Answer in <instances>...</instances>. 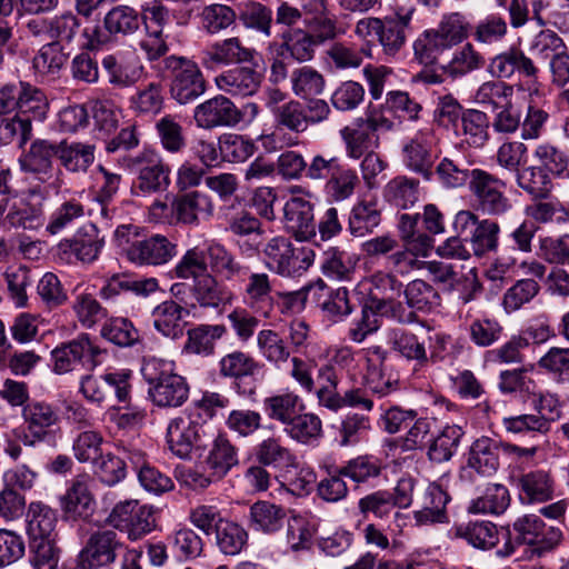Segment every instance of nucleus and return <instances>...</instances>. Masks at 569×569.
<instances>
[{"mask_svg":"<svg viewBox=\"0 0 569 569\" xmlns=\"http://www.w3.org/2000/svg\"><path fill=\"white\" fill-rule=\"evenodd\" d=\"M386 308V300L370 296L361 305L360 316L353 319L348 328L347 337L355 343H362L381 326L379 312Z\"/></svg>","mask_w":569,"mask_h":569,"instance_id":"37","label":"nucleus"},{"mask_svg":"<svg viewBox=\"0 0 569 569\" xmlns=\"http://www.w3.org/2000/svg\"><path fill=\"white\" fill-rule=\"evenodd\" d=\"M158 288L159 282L156 278L133 280L129 276L117 273L106 280L99 290V296L103 300L113 301L126 292L146 297L156 292Z\"/></svg>","mask_w":569,"mask_h":569,"instance_id":"41","label":"nucleus"},{"mask_svg":"<svg viewBox=\"0 0 569 569\" xmlns=\"http://www.w3.org/2000/svg\"><path fill=\"white\" fill-rule=\"evenodd\" d=\"M218 371L220 377L232 380L231 388L239 397L252 398L257 395L264 363L248 352L233 350L221 357Z\"/></svg>","mask_w":569,"mask_h":569,"instance_id":"7","label":"nucleus"},{"mask_svg":"<svg viewBox=\"0 0 569 569\" xmlns=\"http://www.w3.org/2000/svg\"><path fill=\"white\" fill-rule=\"evenodd\" d=\"M118 546L111 536H91L79 556L89 567L99 569L114 561Z\"/></svg>","mask_w":569,"mask_h":569,"instance_id":"61","label":"nucleus"},{"mask_svg":"<svg viewBox=\"0 0 569 569\" xmlns=\"http://www.w3.org/2000/svg\"><path fill=\"white\" fill-rule=\"evenodd\" d=\"M259 52L244 46L239 37L218 40L202 51V63L208 69L220 66L246 64L259 60Z\"/></svg>","mask_w":569,"mask_h":569,"instance_id":"19","label":"nucleus"},{"mask_svg":"<svg viewBox=\"0 0 569 569\" xmlns=\"http://www.w3.org/2000/svg\"><path fill=\"white\" fill-rule=\"evenodd\" d=\"M100 335L107 341L120 348L141 346L143 338L129 318L111 317L104 321Z\"/></svg>","mask_w":569,"mask_h":569,"instance_id":"53","label":"nucleus"},{"mask_svg":"<svg viewBox=\"0 0 569 569\" xmlns=\"http://www.w3.org/2000/svg\"><path fill=\"white\" fill-rule=\"evenodd\" d=\"M244 280L242 297L244 303L263 316H269L274 305L273 282L267 272H252L242 278Z\"/></svg>","mask_w":569,"mask_h":569,"instance_id":"29","label":"nucleus"},{"mask_svg":"<svg viewBox=\"0 0 569 569\" xmlns=\"http://www.w3.org/2000/svg\"><path fill=\"white\" fill-rule=\"evenodd\" d=\"M466 431L462 426L447 423L429 440L427 456L430 461H449L458 451Z\"/></svg>","mask_w":569,"mask_h":569,"instance_id":"39","label":"nucleus"},{"mask_svg":"<svg viewBox=\"0 0 569 569\" xmlns=\"http://www.w3.org/2000/svg\"><path fill=\"white\" fill-rule=\"evenodd\" d=\"M510 500L509 490L505 485L488 483L483 493L470 502L468 511L500 515L509 507Z\"/></svg>","mask_w":569,"mask_h":569,"instance_id":"60","label":"nucleus"},{"mask_svg":"<svg viewBox=\"0 0 569 569\" xmlns=\"http://www.w3.org/2000/svg\"><path fill=\"white\" fill-rule=\"evenodd\" d=\"M238 463V449L226 435H218L204 460L206 468L218 480L223 478Z\"/></svg>","mask_w":569,"mask_h":569,"instance_id":"42","label":"nucleus"},{"mask_svg":"<svg viewBox=\"0 0 569 569\" xmlns=\"http://www.w3.org/2000/svg\"><path fill=\"white\" fill-rule=\"evenodd\" d=\"M49 112V100L46 93L28 82L22 83L21 99L13 118L27 119L32 127V121H44Z\"/></svg>","mask_w":569,"mask_h":569,"instance_id":"54","label":"nucleus"},{"mask_svg":"<svg viewBox=\"0 0 569 569\" xmlns=\"http://www.w3.org/2000/svg\"><path fill=\"white\" fill-rule=\"evenodd\" d=\"M101 66L108 83L116 89L134 87L144 73V67L139 57L131 52L108 53L102 58Z\"/></svg>","mask_w":569,"mask_h":569,"instance_id":"20","label":"nucleus"},{"mask_svg":"<svg viewBox=\"0 0 569 569\" xmlns=\"http://www.w3.org/2000/svg\"><path fill=\"white\" fill-rule=\"evenodd\" d=\"M359 183L357 170L342 161L323 184V193L331 202H341L353 196Z\"/></svg>","mask_w":569,"mask_h":569,"instance_id":"52","label":"nucleus"},{"mask_svg":"<svg viewBox=\"0 0 569 569\" xmlns=\"http://www.w3.org/2000/svg\"><path fill=\"white\" fill-rule=\"evenodd\" d=\"M359 258L336 246L323 250L319 258L322 274L335 281H352L357 274Z\"/></svg>","mask_w":569,"mask_h":569,"instance_id":"31","label":"nucleus"},{"mask_svg":"<svg viewBox=\"0 0 569 569\" xmlns=\"http://www.w3.org/2000/svg\"><path fill=\"white\" fill-rule=\"evenodd\" d=\"M127 258L138 266H161L177 254V244L162 234L133 241L126 250Z\"/></svg>","mask_w":569,"mask_h":569,"instance_id":"23","label":"nucleus"},{"mask_svg":"<svg viewBox=\"0 0 569 569\" xmlns=\"http://www.w3.org/2000/svg\"><path fill=\"white\" fill-rule=\"evenodd\" d=\"M485 66L483 54L471 42H466L453 51L451 59L442 66V71L451 79H458Z\"/></svg>","mask_w":569,"mask_h":569,"instance_id":"51","label":"nucleus"},{"mask_svg":"<svg viewBox=\"0 0 569 569\" xmlns=\"http://www.w3.org/2000/svg\"><path fill=\"white\" fill-rule=\"evenodd\" d=\"M203 428L192 411L171 419L167 427L168 449L180 459H189L203 443Z\"/></svg>","mask_w":569,"mask_h":569,"instance_id":"14","label":"nucleus"},{"mask_svg":"<svg viewBox=\"0 0 569 569\" xmlns=\"http://www.w3.org/2000/svg\"><path fill=\"white\" fill-rule=\"evenodd\" d=\"M29 550L34 569H58L61 549L51 536H31Z\"/></svg>","mask_w":569,"mask_h":569,"instance_id":"64","label":"nucleus"},{"mask_svg":"<svg viewBox=\"0 0 569 569\" xmlns=\"http://www.w3.org/2000/svg\"><path fill=\"white\" fill-rule=\"evenodd\" d=\"M502 536L505 543L497 549L499 557H508L513 553L516 547L523 546V555L528 558L542 557L552 551L560 542V536Z\"/></svg>","mask_w":569,"mask_h":569,"instance_id":"45","label":"nucleus"},{"mask_svg":"<svg viewBox=\"0 0 569 569\" xmlns=\"http://www.w3.org/2000/svg\"><path fill=\"white\" fill-rule=\"evenodd\" d=\"M389 342L393 351L408 361H413V371L421 372L429 366L428 351L425 341L407 329H392Z\"/></svg>","mask_w":569,"mask_h":569,"instance_id":"33","label":"nucleus"},{"mask_svg":"<svg viewBox=\"0 0 569 569\" xmlns=\"http://www.w3.org/2000/svg\"><path fill=\"white\" fill-rule=\"evenodd\" d=\"M501 442L489 437H480L476 439L469 447L467 453V463L462 468L463 473H476L490 477L497 472L500 466Z\"/></svg>","mask_w":569,"mask_h":569,"instance_id":"28","label":"nucleus"},{"mask_svg":"<svg viewBox=\"0 0 569 569\" xmlns=\"http://www.w3.org/2000/svg\"><path fill=\"white\" fill-rule=\"evenodd\" d=\"M413 10L393 17L376 18L366 17L360 19L355 32L369 44H379L382 52L388 57L397 56L405 47L406 30L412 19Z\"/></svg>","mask_w":569,"mask_h":569,"instance_id":"5","label":"nucleus"},{"mask_svg":"<svg viewBox=\"0 0 569 569\" xmlns=\"http://www.w3.org/2000/svg\"><path fill=\"white\" fill-rule=\"evenodd\" d=\"M42 226H44L42 206L32 204L26 199H18V191H16L1 212L0 228L38 230Z\"/></svg>","mask_w":569,"mask_h":569,"instance_id":"26","label":"nucleus"},{"mask_svg":"<svg viewBox=\"0 0 569 569\" xmlns=\"http://www.w3.org/2000/svg\"><path fill=\"white\" fill-rule=\"evenodd\" d=\"M106 240L94 223L80 227L71 238L62 239L56 247V258L67 264L92 263L103 247Z\"/></svg>","mask_w":569,"mask_h":569,"instance_id":"12","label":"nucleus"},{"mask_svg":"<svg viewBox=\"0 0 569 569\" xmlns=\"http://www.w3.org/2000/svg\"><path fill=\"white\" fill-rule=\"evenodd\" d=\"M381 222V211L375 201L356 203L349 214L348 229L353 237H365Z\"/></svg>","mask_w":569,"mask_h":569,"instance_id":"58","label":"nucleus"},{"mask_svg":"<svg viewBox=\"0 0 569 569\" xmlns=\"http://www.w3.org/2000/svg\"><path fill=\"white\" fill-rule=\"evenodd\" d=\"M212 214L211 197L198 190L177 193L170 202V218L177 224L198 227Z\"/></svg>","mask_w":569,"mask_h":569,"instance_id":"18","label":"nucleus"},{"mask_svg":"<svg viewBox=\"0 0 569 569\" xmlns=\"http://www.w3.org/2000/svg\"><path fill=\"white\" fill-rule=\"evenodd\" d=\"M92 486L93 480L88 473L77 475L67 481L66 491L59 498L63 522H89L96 508Z\"/></svg>","mask_w":569,"mask_h":569,"instance_id":"11","label":"nucleus"},{"mask_svg":"<svg viewBox=\"0 0 569 569\" xmlns=\"http://www.w3.org/2000/svg\"><path fill=\"white\" fill-rule=\"evenodd\" d=\"M227 333L222 323H200L187 331V340L181 349L182 355L210 357L216 352V343Z\"/></svg>","mask_w":569,"mask_h":569,"instance_id":"32","label":"nucleus"},{"mask_svg":"<svg viewBox=\"0 0 569 569\" xmlns=\"http://www.w3.org/2000/svg\"><path fill=\"white\" fill-rule=\"evenodd\" d=\"M26 428V443L53 446L61 436V413L58 407L44 400H31L21 412Z\"/></svg>","mask_w":569,"mask_h":569,"instance_id":"6","label":"nucleus"},{"mask_svg":"<svg viewBox=\"0 0 569 569\" xmlns=\"http://www.w3.org/2000/svg\"><path fill=\"white\" fill-rule=\"evenodd\" d=\"M321 291H326L325 299L318 305L323 315L332 322L345 321L355 310L349 298V290L346 287L331 289L322 279L315 283Z\"/></svg>","mask_w":569,"mask_h":569,"instance_id":"46","label":"nucleus"},{"mask_svg":"<svg viewBox=\"0 0 569 569\" xmlns=\"http://www.w3.org/2000/svg\"><path fill=\"white\" fill-rule=\"evenodd\" d=\"M553 176L530 164L522 167L516 174L517 186L525 191L532 200H546L550 198L553 190Z\"/></svg>","mask_w":569,"mask_h":569,"instance_id":"48","label":"nucleus"},{"mask_svg":"<svg viewBox=\"0 0 569 569\" xmlns=\"http://www.w3.org/2000/svg\"><path fill=\"white\" fill-rule=\"evenodd\" d=\"M141 375L149 385V396L154 406L179 408L188 400L189 383L174 371L172 362L154 357L144 359Z\"/></svg>","mask_w":569,"mask_h":569,"instance_id":"3","label":"nucleus"},{"mask_svg":"<svg viewBox=\"0 0 569 569\" xmlns=\"http://www.w3.org/2000/svg\"><path fill=\"white\" fill-rule=\"evenodd\" d=\"M507 183L482 169H473L470 191L481 210L488 214H502L511 208L505 196Z\"/></svg>","mask_w":569,"mask_h":569,"instance_id":"15","label":"nucleus"},{"mask_svg":"<svg viewBox=\"0 0 569 569\" xmlns=\"http://www.w3.org/2000/svg\"><path fill=\"white\" fill-rule=\"evenodd\" d=\"M438 159L435 136L431 130L417 131L401 147V160L405 168L425 180L433 177V164Z\"/></svg>","mask_w":569,"mask_h":569,"instance_id":"13","label":"nucleus"},{"mask_svg":"<svg viewBox=\"0 0 569 569\" xmlns=\"http://www.w3.org/2000/svg\"><path fill=\"white\" fill-rule=\"evenodd\" d=\"M303 409V400L295 391L280 392L263 399V410L267 417L284 427Z\"/></svg>","mask_w":569,"mask_h":569,"instance_id":"50","label":"nucleus"},{"mask_svg":"<svg viewBox=\"0 0 569 569\" xmlns=\"http://www.w3.org/2000/svg\"><path fill=\"white\" fill-rule=\"evenodd\" d=\"M382 196L389 204L398 209H409L419 201L420 182L405 174L397 176L385 186Z\"/></svg>","mask_w":569,"mask_h":569,"instance_id":"44","label":"nucleus"},{"mask_svg":"<svg viewBox=\"0 0 569 569\" xmlns=\"http://www.w3.org/2000/svg\"><path fill=\"white\" fill-rule=\"evenodd\" d=\"M263 80L258 60L226 70L216 77L220 91L233 97H250L258 92Z\"/></svg>","mask_w":569,"mask_h":569,"instance_id":"22","label":"nucleus"},{"mask_svg":"<svg viewBox=\"0 0 569 569\" xmlns=\"http://www.w3.org/2000/svg\"><path fill=\"white\" fill-rule=\"evenodd\" d=\"M189 521L204 533H239L238 525L227 519L212 505H199L191 508Z\"/></svg>","mask_w":569,"mask_h":569,"instance_id":"43","label":"nucleus"},{"mask_svg":"<svg viewBox=\"0 0 569 569\" xmlns=\"http://www.w3.org/2000/svg\"><path fill=\"white\" fill-rule=\"evenodd\" d=\"M130 109L137 114H158L164 106V88L161 82L152 81L129 98Z\"/></svg>","mask_w":569,"mask_h":569,"instance_id":"59","label":"nucleus"},{"mask_svg":"<svg viewBox=\"0 0 569 569\" xmlns=\"http://www.w3.org/2000/svg\"><path fill=\"white\" fill-rule=\"evenodd\" d=\"M156 133L160 146L170 154L182 153L187 148V138L182 124L171 114L157 120Z\"/></svg>","mask_w":569,"mask_h":569,"instance_id":"62","label":"nucleus"},{"mask_svg":"<svg viewBox=\"0 0 569 569\" xmlns=\"http://www.w3.org/2000/svg\"><path fill=\"white\" fill-rule=\"evenodd\" d=\"M266 268L282 278H299L313 264L316 253L307 247H296L284 236L269 239L261 249Z\"/></svg>","mask_w":569,"mask_h":569,"instance_id":"4","label":"nucleus"},{"mask_svg":"<svg viewBox=\"0 0 569 569\" xmlns=\"http://www.w3.org/2000/svg\"><path fill=\"white\" fill-rule=\"evenodd\" d=\"M56 148L59 168L69 173H86L96 159V146L90 142L62 139Z\"/></svg>","mask_w":569,"mask_h":569,"instance_id":"30","label":"nucleus"},{"mask_svg":"<svg viewBox=\"0 0 569 569\" xmlns=\"http://www.w3.org/2000/svg\"><path fill=\"white\" fill-rule=\"evenodd\" d=\"M163 69L171 74L170 92L174 100L186 104L199 98L206 91V80L199 66L179 56H168L162 60Z\"/></svg>","mask_w":569,"mask_h":569,"instance_id":"10","label":"nucleus"},{"mask_svg":"<svg viewBox=\"0 0 569 569\" xmlns=\"http://www.w3.org/2000/svg\"><path fill=\"white\" fill-rule=\"evenodd\" d=\"M341 138L346 146V153L350 159L359 160L365 153H368L379 147V136L369 130L358 118L351 126L340 130Z\"/></svg>","mask_w":569,"mask_h":569,"instance_id":"40","label":"nucleus"},{"mask_svg":"<svg viewBox=\"0 0 569 569\" xmlns=\"http://www.w3.org/2000/svg\"><path fill=\"white\" fill-rule=\"evenodd\" d=\"M254 457L260 465L280 471L293 466L297 458L288 447L282 445L280 438L276 437H269L259 442L254 448Z\"/></svg>","mask_w":569,"mask_h":569,"instance_id":"56","label":"nucleus"},{"mask_svg":"<svg viewBox=\"0 0 569 569\" xmlns=\"http://www.w3.org/2000/svg\"><path fill=\"white\" fill-rule=\"evenodd\" d=\"M367 371L365 373V386L367 391L379 399L388 397L399 389V382L392 380L382 371V365L387 359V351L380 346L366 348Z\"/></svg>","mask_w":569,"mask_h":569,"instance_id":"27","label":"nucleus"},{"mask_svg":"<svg viewBox=\"0 0 569 569\" xmlns=\"http://www.w3.org/2000/svg\"><path fill=\"white\" fill-rule=\"evenodd\" d=\"M257 348L260 356L278 369L288 363L292 353L286 337L273 329H262L258 332Z\"/></svg>","mask_w":569,"mask_h":569,"instance_id":"47","label":"nucleus"},{"mask_svg":"<svg viewBox=\"0 0 569 569\" xmlns=\"http://www.w3.org/2000/svg\"><path fill=\"white\" fill-rule=\"evenodd\" d=\"M491 127L489 116L478 109H466L459 123V136L472 148H482L489 140Z\"/></svg>","mask_w":569,"mask_h":569,"instance_id":"49","label":"nucleus"},{"mask_svg":"<svg viewBox=\"0 0 569 569\" xmlns=\"http://www.w3.org/2000/svg\"><path fill=\"white\" fill-rule=\"evenodd\" d=\"M189 310L173 299L159 303L151 312L153 328L166 338L177 340L183 336V318Z\"/></svg>","mask_w":569,"mask_h":569,"instance_id":"34","label":"nucleus"},{"mask_svg":"<svg viewBox=\"0 0 569 569\" xmlns=\"http://www.w3.org/2000/svg\"><path fill=\"white\" fill-rule=\"evenodd\" d=\"M206 259L211 269L210 273L226 281L241 279L249 273V266L238 261L234 254L219 242H210L207 246Z\"/></svg>","mask_w":569,"mask_h":569,"instance_id":"35","label":"nucleus"},{"mask_svg":"<svg viewBox=\"0 0 569 569\" xmlns=\"http://www.w3.org/2000/svg\"><path fill=\"white\" fill-rule=\"evenodd\" d=\"M190 293L196 305L202 309H212L220 312L229 300L226 287L212 273H202L196 277L190 287Z\"/></svg>","mask_w":569,"mask_h":569,"instance_id":"36","label":"nucleus"},{"mask_svg":"<svg viewBox=\"0 0 569 569\" xmlns=\"http://www.w3.org/2000/svg\"><path fill=\"white\" fill-rule=\"evenodd\" d=\"M315 204L303 197H290L283 206L284 227L298 241H308L317 234Z\"/></svg>","mask_w":569,"mask_h":569,"instance_id":"24","label":"nucleus"},{"mask_svg":"<svg viewBox=\"0 0 569 569\" xmlns=\"http://www.w3.org/2000/svg\"><path fill=\"white\" fill-rule=\"evenodd\" d=\"M521 503H542L552 500L556 480L550 470L538 468L521 472L515 478Z\"/></svg>","mask_w":569,"mask_h":569,"instance_id":"25","label":"nucleus"},{"mask_svg":"<svg viewBox=\"0 0 569 569\" xmlns=\"http://www.w3.org/2000/svg\"><path fill=\"white\" fill-rule=\"evenodd\" d=\"M123 163L128 169L137 170L134 188L142 194L163 192L171 184V167L153 149H142L134 157L124 158Z\"/></svg>","mask_w":569,"mask_h":569,"instance_id":"9","label":"nucleus"},{"mask_svg":"<svg viewBox=\"0 0 569 569\" xmlns=\"http://www.w3.org/2000/svg\"><path fill=\"white\" fill-rule=\"evenodd\" d=\"M71 310L84 329L96 328L108 317V309L100 303L93 293L86 290L73 295Z\"/></svg>","mask_w":569,"mask_h":569,"instance_id":"55","label":"nucleus"},{"mask_svg":"<svg viewBox=\"0 0 569 569\" xmlns=\"http://www.w3.org/2000/svg\"><path fill=\"white\" fill-rule=\"evenodd\" d=\"M237 19L246 29H251L264 37L271 36L273 23L272 10L258 1L248 0L238 8Z\"/></svg>","mask_w":569,"mask_h":569,"instance_id":"57","label":"nucleus"},{"mask_svg":"<svg viewBox=\"0 0 569 569\" xmlns=\"http://www.w3.org/2000/svg\"><path fill=\"white\" fill-rule=\"evenodd\" d=\"M56 141L36 139L19 157L20 171L27 181L26 194L30 199L46 200L60 192L64 184L63 172L54 166Z\"/></svg>","mask_w":569,"mask_h":569,"instance_id":"2","label":"nucleus"},{"mask_svg":"<svg viewBox=\"0 0 569 569\" xmlns=\"http://www.w3.org/2000/svg\"><path fill=\"white\" fill-rule=\"evenodd\" d=\"M284 431L299 443L312 445L322 438V421L315 413L301 411L284 427Z\"/></svg>","mask_w":569,"mask_h":569,"instance_id":"63","label":"nucleus"},{"mask_svg":"<svg viewBox=\"0 0 569 569\" xmlns=\"http://www.w3.org/2000/svg\"><path fill=\"white\" fill-rule=\"evenodd\" d=\"M140 10L128 4H118L104 14L101 29L108 36L110 43L111 37L118 38L132 36L140 29Z\"/></svg>","mask_w":569,"mask_h":569,"instance_id":"38","label":"nucleus"},{"mask_svg":"<svg viewBox=\"0 0 569 569\" xmlns=\"http://www.w3.org/2000/svg\"><path fill=\"white\" fill-rule=\"evenodd\" d=\"M487 72L496 79L510 80L518 74L520 78L536 81L540 70L520 47L510 46L489 59Z\"/></svg>","mask_w":569,"mask_h":569,"instance_id":"16","label":"nucleus"},{"mask_svg":"<svg viewBox=\"0 0 569 569\" xmlns=\"http://www.w3.org/2000/svg\"><path fill=\"white\" fill-rule=\"evenodd\" d=\"M29 36L50 40L60 50L74 49L100 51L109 44L108 36L100 24L82 27L81 19L72 11L66 10L52 17H36L26 22Z\"/></svg>","mask_w":569,"mask_h":569,"instance_id":"1","label":"nucleus"},{"mask_svg":"<svg viewBox=\"0 0 569 569\" xmlns=\"http://www.w3.org/2000/svg\"><path fill=\"white\" fill-rule=\"evenodd\" d=\"M193 119L198 128L212 130L238 126L243 120V113L229 98L218 94L198 104Z\"/></svg>","mask_w":569,"mask_h":569,"instance_id":"17","label":"nucleus"},{"mask_svg":"<svg viewBox=\"0 0 569 569\" xmlns=\"http://www.w3.org/2000/svg\"><path fill=\"white\" fill-rule=\"evenodd\" d=\"M110 526L127 533H150L156 529V518L150 507L137 500H127L114 506L108 517Z\"/></svg>","mask_w":569,"mask_h":569,"instance_id":"21","label":"nucleus"},{"mask_svg":"<svg viewBox=\"0 0 569 569\" xmlns=\"http://www.w3.org/2000/svg\"><path fill=\"white\" fill-rule=\"evenodd\" d=\"M102 353L103 350L88 333H80L77 338L58 345L51 351L52 370L57 375L80 369L91 371L101 363L99 357Z\"/></svg>","mask_w":569,"mask_h":569,"instance_id":"8","label":"nucleus"}]
</instances>
